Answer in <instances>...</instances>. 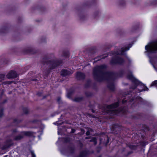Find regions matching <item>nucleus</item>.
Segmentation results:
<instances>
[{"instance_id":"39448f33","label":"nucleus","mask_w":157,"mask_h":157,"mask_svg":"<svg viewBox=\"0 0 157 157\" xmlns=\"http://www.w3.org/2000/svg\"><path fill=\"white\" fill-rule=\"evenodd\" d=\"M145 49L146 50L145 52L147 53V55L150 59L149 62L157 72V68L153 63L152 59L150 56V54L155 53L157 51V40L149 42L148 44L145 46Z\"/></svg>"},{"instance_id":"4468645a","label":"nucleus","mask_w":157,"mask_h":157,"mask_svg":"<svg viewBox=\"0 0 157 157\" xmlns=\"http://www.w3.org/2000/svg\"><path fill=\"white\" fill-rule=\"evenodd\" d=\"M9 28L7 25L2 27L0 29V34H4L8 32Z\"/></svg>"},{"instance_id":"412c9836","label":"nucleus","mask_w":157,"mask_h":157,"mask_svg":"<svg viewBox=\"0 0 157 157\" xmlns=\"http://www.w3.org/2000/svg\"><path fill=\"white\" fill-rule=\"evenodd\" d=\"M147 3V6L156 5L157 4V0H151Z\"/></svg>"},{"instance_id":"4be33fe9","label":"nucleus","mask_w":157,"mask_h":157,"mask_svg":"<svg viewBox=\"0 0 157 157\" xmlns=\"http://www.w3.org/2000/svg\"><path fill=\"white\" fill-rule=\"evenodd\" d=\"M125 2L123 0H119L117 2L118 5L121 6H124L125 5Z\"/></svg>"},{"instance_id":"c85d7f7f","label":"nucleus","mask_w":157,"mask_h":157,"mask_svg":"<svg viewBox=\"0 0 157 157\" xmlns=\"http://www.w3.org/2000/svg\"><path fill=\"white\" fill-rule=\"evenodd\" d=\"M3 109L0 106V117H1L3 115Z\"/></svg>"},{"instance_id":"20e7f679","label":"nucleus","mask_w":157,"mask_h":157,"mask_svg":"<svg viewBox=\"0 0 157 157\" xmlns=\"http://www.w3.org/2000/svg\"><path fill=\"white\" fill-rule=\"evenodd\" d=\"M134 44H129L127 46H124L120 48H116V50L113 52L112 51L110 53V56H113L111 60L110 64L111 65H114L117 64L121 65L124 62V60L123 58L117 56L118 55H126L125 57L128 59L129 63H131V60L126 55L125 52L129 50Z\"/></svg>"},{"instance_id":"69168bd1","label":"nucleus","mask_w":157,"mask_h":157,"mask_svg":"<svg viewBox=\"0 0 157 157\" xmlns=\"http://www.w3.org/2000/svg\"><path fill=\"white\" fill-rule=\"evenodd\" d=\"M101 155H100L98 157H101Z\"/></svg>"},{"instance_id":"13d9d810","label":"nucleus","mask_w":157,"mask_h":157,"mask_svg":"<svg viewBox=\"0 0 157 157\" xmlns=\"http://www.w3.org/2000/svg\"><path fill=\"white\" fill-rule=\"evenodd\" d=\"M109 139H108H108H107V143H108L109 142Z\"/></svg>"},{"instance_id":"e2e57ef3","label":"nucleus","mask_w":157,"mask_h":157,"mask_svg":"<svg viewBox=\"0 0 157 157\" xmlns=\"http://www.w3.org/2000/svg\"><path fill=\"white\" fill-rule=\"evenodd\" d=\"M44 7H42V8H41V9H42L43 10H44Z\"/></svg>"},{"instance_id":"2eb2a0df","label":"nucleus","mask_w":157,"mask_h":157,"mask_svg":"<svg viewBox=\"0 0 157 157\" xmlns=\"http://www.w3.org/2000/svg\"><path fill=\"white\" fill-rule=\"evenodd\" d=\"M35 132H33L31 131H23L22 132V133L24 136H32L35 137V136H34L33 134L35 133Z\"/></svg>"},{"instance_id":"9b49d317","label":"nucleus","mask_w":157,"mask_h":157,"mask_svg":"<svg viewBox=\"0 0 157 157\" xmlns=\"http://www.w3.org/2000/svg\"><path fill=\"white\" fill-rule=\"evenodd\" d=\"M13 144L12 141L11 140H7L5 143V144L3 146L2 149H6L10 147H11L13 145Z\"/></svg>"},{"instance_id":"0e129e2a","label":"nucleus","mask_w":157,"mask_h":157,"mask_svg":"<svg viewBox=\"0 0 157 157\" xmlns=\"http://www.w3.org/2000/svg\"><path fill=\"white\" fill-rule=\"evenodd\" d=\"M81 131H84V129H81Z\"/></svg>"},{"instance_id":"603ef678","label":"nucleus","mask_w":157,"mask_h":157,"mask_svg":"<svg viewBox=\"0 0 157 157\" xmlns=\"http://www.w3.org/2000/svg\"><path fill=\"white\" fill-rule=\"evenodd\" d=\"M48 96V95H45V96H44L43 97L42 99H44L46 98Z\"/></svg>"},{"instance_id":"c03bdc74","label":"nucleus","mask_w":157,"mask_h":157,"mask_svg":"<svg viewBox=\"0 0 157 157\" xmlns=\"http://www.w3.org/2000/svg\"><path fill=\"white\" fill-rule=\"evenodd\" d=\"M37 80H38L37 79H36V78H31V81H34L36 82Z\"/></svg>"},{"instance_id":"774afa93","label":"nucleus","mask_w":157,"mask_h":157,"mask_svg":"<svg viewBox=\"0 0 157 157\" xmlns=\"http://www.w3.org/2000/svg\"><path fill=\"white\" fill-rule=\"evenodd\" d=\"M125 85H128V83H126V84H125Z\"/></svg>"},{"instance_id":"58836bf2","label":"nucleus","mask_w":157,"mask_h":157,"mask_svg":"<svg viewBox=\"0 0 157 157\" xmlns=\"http://www.w3.org/2000/svg\"><path fill=\"white\" fill-rule=\"evenodd\" d=\"M21 121H20L18 120L17 119H14L13 120V122L14 123H19Z\"/></svg>"},{"instance_id":"8fccbe9b","label":"nucleus","mask_w":157,"mask_h":157,"mask_svg":"<svg viewBox=\"0 0 157 157\" xmlns=\"http://www.w3.org/2000/svg\"><path fill=\"white\" fill-rule=\"evenodd\" d=\"M92 137H91V136H87V137H85V139H90Z\"/></svg>"},{"instance_id":"a18cd8bd","label":"nucleus","mask_w":157,"mask_h":157,"mask_svg":"<svg viewBox=\"0 0 157 157\" xmlns=\"http://www.w3.org/2000/svg\"><path fill=\"white\" fill-rule=\"evenodd\" d=\"M45 37H43V39H41V41L42 42H45Z\"/></svg>"},{"instance_id":"37998d69","label":"nucleus","mask_w":157,"mask_h":157,"mask_svg":"<svg viewBox=\"0 0 157 157\" xmlns=\"http://www.w3.org/2000/svg\"><path fill=\"white\" fill-rule=\"evenodd\" d=\"M98 14H99V12H96L95 13H94V17H96V16Z\"/></svg>"},{"instance_id":"393cba45","label":"nucleus","mask_w":157,"mask_h":157,"mask_svg":"<svg viewBox=\"0 0 157 157\" xmlns=\"http://www.w3.org/2000/svg\"><path fill=\"white\" fill-rule=\"evenodd\" d=\"M63 56L66 57L69 56V52L68 51H64L63 52Z\"/></svg>"},{"instance_id":"c756f323","label":"nucleus","mask_w":157,"mask_h":157,"mask_svg":"<svg viewBox=\"0 0 157 157\" xmlns=\"http://www.w3.org/2000/svg\"><path fill=\"white\" fill-rule=\"evenodd\" d=\"M91 4V3L89 2H86L83 4V6L84 7H86L87 6H89Z\"/></svg>"},{"instance_id":"c9c22d12","label":"nucleus","mask_w":157,"mask_h":157,"mask_svg":"<svg viewBox=\"0 0 157 157\" xmlns=\"http://www.w3.org/2000/svg\"><path fill=\"white\" fill-rule=\"evenodd\" d=\"M78 146L81 148H82L83 146V144L81 142H79L78 144Z\"/></svg>"},{"instance_id":"0eeeda50","label":"nucleus","mask_w":157,"mask_h":157,"mask_svg":"<svg viewBox=\"0 0 157 157\" xmlns=\"http://www.w3.org/2000/svg\"><path fill=\"white\" fill-rule=\"evenodd\" d=\"M75 12L77 13L80 19L83 21L85 19L87 16L83 12L81 7H78L76 8Z\"/></svg>"},{"instance_id":"5fc2aeb1","label":"nucleus","mask_w":157,"mask_h":157,"mask_svg":"<svg viewBox=\"0 0 157 157\" xmlns=\"http://www.w3.org/2000/svg\"><path fill=\"white\" fill-rule=\"evenodd\" d=\"M92 2L91 3H93L95 1H96V0H92Z\"/></svg>"},{"instance_id":"6ab92c4d","label":"nucleus","mask_w":157,"mask_h":157,"mask_svg":"<svg viewBox=\"0 0 157 157\" xmlns=\"http://www.w3.org/2000/svg\"><path fill=\"white\" fill-rule=\"evenodd\" d=\"M88 152L86 150H84L81 151L79 156L77 157H85L87 155Z\"/></svg>"},{"instance_id":"72a5a7b5","label":"nucleus","mask_w":157,"mask_h":157,"mask_svg":"<svg viewBox=\"0 0 157 157\" xmlns=\"http://www.w3.org/2000/svg\"><path fill=\"white\" fill-rule=\"evenodd\" d=\"M85 94L87 97H90L92 95L91 93L88 92H86L85 93Z\"/></svg>"},{"instance_id":"e433bc0d","label":"nucleus","mask_w":157,"mask_h":157,"mask_svg":"<svg viewBox=\"0 0 157 157\" xmlns=\"http://www.w3.org/2000/svg\"><path fill=\"white\" fill-rule=\"evenodd\" d=\"M30 152L32 155V157H36V155L34 153L33 151H31Z\"/></svg>"},{"instance_id":"bf43d9fd","label":"nucleus","mask_w":157,"mask_h":157,"mask_svg":"<svg viewBox=\"0 0 157 157\" xmlns=\"http://www.w3.org/2000/svg\"><path fill=\"white\" fill-rule=\"evenodd\" d=\"M64 127L66 128H67V129H70V128H67V126H64Z\"/></svg>"},{"instance_id":"a878e982","label":"nucleus","mask_w":157,"mask_h":157,"mask_svg":"<svg viewBox=\"0 0 157 157\" xmlns=\"http://www.w3.org/2000/svg\"><path fill=\"white\" fill-rule=\"evenodd\" d=\"M131 118L133 119H138L140 118L139 114H137L136 115H132Z\"/></svg>"},{"instance_id":"423d86ee","label":"nucleus","mask_w":157,"mask_h":157,"mask_svg":"<svg viewBox=\"0 0 157 157\" xmlns=\"http://www.w3.org/2000/svg\"><path fill=\"white\" fill-rule=\"evenodd\" d=\"M60 151L62 154L66 155L67 157H69L71 155L73 154L74 153L75 151L74 147L71 145H70L68 147L67 150H60Z\"/></svg>"},{"instance_id":"cd10ccee","label":"nucleus","mask_w":157,"mask_h":157,"mask_svg":"<svg viewBox=\"0 0 157 157\" xmlns=\"http://www.w3.org/2000/svg\"><path fill=\"white\" fill-rule=\"evenodd\" d=\"M5 75L3 74L0 75V82L3 80L5 78Z\"/></svg>"},{"instance_id":"1a4fd4ad","label":"nucleus","mask_w":157,"mask_h":157,"mask_svg":"<svg viewBox=\"0 0 157 157\" xmlns=\"http://www.w3.org/2000/svg\"><path fill=\"white\" fill-rule=\"evenodd\" d=\"M113 132L115 134H118L120 133L121 129L120 127L117 125H113L111 128Z\"/></svg>"},{"instance_id":"79ce46f5","label":"nucleus","mask_w":157,"mask_h":157,"mask_svg":"<svg viewBox=\"0 0 157 157\" xmlns=\"http://www.w3.org/2000/svg\"><path fill=\"white\" fill-rule=\"evenodd\" d=\"M42 93L41 92H38L37 93V95L39 96H40L42 95Z\"/></svg>"},{"instance_id":"7c9ffc66","label":"nucleus","mask_w":157,"mask_h":157,"mask_svg":"<svg viewBox=\"0 0 157 157\" xmlns=\"http://www.w3.org/2000/svg\"><path fill=\"white\" fill-rule=\"evenodd\" d=\"M156 84H157V80H155L152 82L150 86H155Z\"/></svg>"},{"instance_id":"3c124183","label":"nucleus","mask_w":157,"mask_h":157,"mask_svg":"<svg viewBox=\"0 0 157 157\" xmlns=\"http://www.w3.org/2000/svg\"><path fill=\"white\" fill-rule=\"evenodd\" d=\"M132 153H133V152L132 151H130L128 152V155H129L132 154Z\"/></svg>"},{"instance_id":"ddd939ff","label":"nucleus","mask_w":157,"mask_h":157,"mask_svg":"<svg viewBox=\"0 0 157 157\" xmlns=\"http://www.w3.org/2000/svg\"><path fill=\"white\" fill-rule=\"evenodd\" d=\"M85 75L84 73L79 72H77L76 78L78 80H83L85 79Z\"/></svg>"},{"instance_id":"49530a36","label":"nucleus","mask_w":157,"mask_h":157,"mask_svg":"<svg viewBox=\"0 0 157 157\" xmlns=\"http://www.w3.org/2000/svg\"><path fill=\"white\" fill-rule=\"evenodd\" d=\"M4 92V91L3 90H1V96H2L3 95Z\"/></svg>"},{"instance_id":"a19ab883","label":"nucleus","mask_w":157,"mask_h":157,"mask_svg":"<svg viewBox=\"0 0 157 157\" xmlns=\"http://www.w3.org/2000/svg\"><path fill=\"white\" fill-rule=\"evenodd\" d=\"M86 136H89L90 135V132L89 130H88L86 132Z\"/></svg>"},{"instance_id":"6e6552de","label":"nucleus","mask_w":157,"mask_h":157,"mask_svg":"<svg viewBox=\"0 0 157 157\" xmlns=\"http://www.w3.org/2000/svg\"><path fill=\"white\" fill-rule=\"evenodd\" d=\"M17 132V129H14L12 130V136L13 137V140L16 141H18L23 139L24 138V135L22 133V132L20 134L17 135L16 136Z\"/></svg>"},{"instance_id":"680f3d73","label":"nucleus","mask_w":157,"mask_h":157,"mask_svg":"<svg viewBox=\"0 0 157 157\" xmlns=\"http://www.w3.org/2000/svg\"><path fill=\"white\" fill-rule=\"evenodd\" d=\"M36 121V120H35V121H33V122H35Z\"/></svg>"},{"instance_id":"052dcab7","label":"nucleus","mask_w":157,"mask_h":157,"mask_svg":"<svg viewBox=\"0 0 157 157\" xmlns=\"http://www.w3.org/2000/svg\"><path fill=\"white\" fill-rule=\"evenodd\" d=\"M7 155H5L4 157H7Z\"/></svg>"},{"instance_id":"aec40b11","label":"nucleus","mask_w":157,"mask_h":157,"mask_svg":"<svg viewBox=\"0 0 157 157\" xmlns=\"http://www.w3.org/2000/svg\"><path fill=\"white\" fill-rule=\"evenodd\" d=\"M108 56V54H105L103 55V56H100L98 57V58H100V59H97L96 60H95L94 62H96L97 61L99 60H100L102 59H104L105 58L107 57ZM98 58V57H96L94 59H96Z\"/></svg>"},{"instance_id":"a211bd4d","label":"nucleus","mask_w":157,"mask_h":157,"mask_svg":"<svg viewBox=\"0 0 157 157\" xmlns=\"http://www.w3.org/2000/svg\"><path fill=\"white\" fill-rule=\"evenodd\" d=\"M84 99L83 97H76L74 99H72L73 101L76 102H79L82 101Z\"/></svg>"},{"instance_id":"f03ea898","label":"nucleus","mask_w":157,"mask_h":157,"mask_svg":"<svg viewBox=\"0 0 157 157\" xmlns=\"http://www.w3.org/2000/svg\"><path fill=\"white\" fill-rule=\"evenodd\" d=\"M107 67V66L105 64L96 66L93 70V77L95 80L98 82L107 81L108 88L113 91L115 89L114 81L118 77H122L124 71V70H121L119 71V74L112 71H105Z\"/></svg>"},{"instance_id":"f704fd0d","label":"nucleus","mask_w":157,"mask_h":157,"mask_svg":"<svg viewBox=\"0 0 157 157\" xmlns=\"http://www.w3.org/2000/svg\"><path fill=\"white\" fill-rule=\"evenodd\" d=\"M57 101L59 104H60L61 102V98L60 97H58L57 99Z\"/></svg>"},{"instance_id":"7ed1b4c3","label":"nucleus","mask_w":157,"mask_h":157,"mask_svg":"<svg viewBox=\"0 0 157 157\" xmlns=\"http://www.w3.org/2000/svg\"><path fill=\"white\" fill-rule=\"evenodd\" d=\"M63 60L56 58L53 53L48 54L43 58L40 62L41 69L44 75H47L53 70L62 65Z\"/></svg>"},{"instance_id":"338daca9","label":"nucleus","mask_w":157,"mask_h":157,"mask_svg":"<svg viewBox=\"0 0 157 157\" xmlns=\"http://www.w3.org/2000/svg\"><path fill=\"white\" fill-rule=\"evenodd\" d=\"M58 135H59V132H58Z\"/></svg>"},{"instance_id":"f257e3e1","label":"nucleus","mask_w":157,"mask_h":157,"mask_svg":"<svg viewBox=\"0 0 157 157\" xmlns=\"http://www.w3.org/2000/svg\"><path fill=\"white\" fill-rule=\"evenodd\" d=\"M127 78L131 80L132 85L130 87L133 90V92L125 93L122 94L124 97L122 101V106L118 109H115L119 106L121 100L118 99V101L110 105H105L103 106V110L105 113L110 115H118L120 112L127 113L130 112L129 109H134V107L139 106V105H145L149 106L151 104L148 101L143 100L140 97L135 98L132 96L134 92L140 93L145 91H148L149 89L145 85L136 79L133 75L132 72L128 71L127 75Z\"/></svg>"},{"instance_id":"5701e85b","label":"nucleus","mask_w":157,"mask_h":157,"mask_svg":"<svg viewBox=\"0 0 157 157\" xmlns=\"http://www.w3.org/2000/svg\"><path fill=\"white\" fill-rule=\"evenodd\" d=\"M92 139L90 140L89 142H93L95 145H96L97 144V139L95 137H92Z\"/></svg>"},{"instance_id":"09e8293b","label":"nucleus","mask_w":157,"mask_h":157,"mask_svg":"<svg viewBox=\"0 0 157 157\" xmlns=\"http://www.w3.org/2000/svg\"><path fill=\"white\" fill-rule=\"evenodd\" d=\"M7 101V100L6 99L4 100L1 105H2V104H4Z\"/></svg>"},{"instance_id":"f8f14e48","label":"nucleus","mask_w":157,"mask_h":157,"mask_svg":"<svg viewBox=\"0 0 157 157\" xmlns=\"http://www.w3.org/2000/svg\"><path fill=\"white\" fill-rule=\"evenodd\" d=\"M24 52L25 53H30L33 54L36 53V51L31 47H28L24 50Z\"/></svg>"},{"instance_id":"de8ad7c7","label":"nucleus","mask_w":157,"mask_h":157,"mask_svg":"<svg viewBox=\"0 0 157 157\" xmlns=\"http://www.w3.org/2000/svg\"><path fill=\"white\" fill-rule=\"evenodd\" d=\"M43 134V132H41V133L40 135L38 136V137L39 138V139H41V135Z\"/></svg>"},{"instance_id":"4c0bfd02","label":"nucleus","mask_w":157,"mask_h":157,"mask_svg":"<svg viewBox=\"0 0 157 157\" xmlns=\"http://www.w3.org/2000/svg\"><path fill=\"white\" fill-rule=\"evenodd\" d=\"M128 146L129 148L131 149H135L136 148V147L135 146L132 145H129Z\"/></svg>"},{"instance_id":"2f4dec72","label":"nucleus","mask_w":157,"mask_h":157,"mask_svg":"<svg viewBox=\"0 0 157 157\" xmlns=\"http://www.w3.org/2000/svg\"><path fill=\"white\" fill-rule=\"evenodd\" d=\"M70 139L68 138H65L64 139V143H67L70 141Z\"/></svg>"},{"instance_id":"4d7b16f0","label":"nucleus","mask_w":157,"mask_h":157,"mask_svg":"<svg viewBox=\"0 0 157 157\" xmlns=\"http://www.w3.org/2000/svg\"><path fill=\"white\" fill-rule=\"evenodd\" d=\"M138 28V27H136V28H133V29H134V30H136V29H137V28Z\"/></svg>"},{"instance_id":"bb28decb","label":"nucleus","mask_w":157,"mask_h":157,"mask_svg":"<svg viewBox=\"0 0 157 157\" xmlns=\"http://www.w3.org/2000/svg\"><path fill=\"white\" fill-rule=\"evenodd\" d=\"M23 111L24 113L25 114H28L29 112V110L27 108H23Z\"/></svg>"},{"instance_id":"f3484780","label":"nucleus","mask_w":157,"mask_h":157,"mask_svg":"<svg viewBox=\"0 0 157 157\" xmlns=\"http://www.w3.org/2000/svg\"><path fill=\"white\" fill-rule=\"evenodd\" d=\"M75 92V90L74 89L71 88L68 91L67 96V98L70 99H72L71 98V96Z\"/></svg>"},{"instance_id":"9d476101","label":"nucleus","mask_w":157,"mask_h":157,"mask_svg":"<svg viewBox=\"0 0 157 157\" xmlns=\"http://www.w3.org/2000/svg\"><path fill=\"white\" fill-rule=\"evenodd\" d=\"M17 76L16 72L14 71H10L6 75V77L8 78H15Z\"/></svg>"},{"instance_id":"b1692460","label":"nucleus","mask_w":157,"mask_h":157,"mask_svg":"<svg viewBox=\"0 0 157 157\" xmlns=\"http://www.w3.org/2000/svg\"><path fill=\"white\" fill-rule=\"evenodd\" d=\"M91 83V81L90 80H88L86 82V83L85 85V88H88L89 87Z\"/></svg>"},{"instance_id":"ea45409f","label":"nucleus","mask_w":157,"mask_h":157,"mask_svg":"<svg viewBox=\"0 0 157 157\" xmlns=\"http://www.w3.org/2000/svg\"><path fill=\"white\" fill-rule=\"evenodd\" d=\"M75 129L73 128H71V131L70 132V133H74L75 132Z\"/></svg>"},{"instance_id":"dca6fc26","label":"nucleus","mask_w":157,"mask_h":157,"mask_svg":"<svg viewBox=\"0 0 157 157\" xmlns=\"http://www.w3.org/2000/svg\"><path fill=\"white\" fill-rule=\"evenodd\" d=\"M72 73L71 71L65 69L62 70L61 72V75L63 76L69 75L72 74Z\"/></svg>"},{"instance_id":"473e14b6","label":"nucleus","mask_w":157,"mask_h":157,"mask_svg":"<svg viewBox=\"0 0 157 157\" xmlns=\"http://www.w3.org/2000/svg\"><path fill=\"white\" fill-rule=\"evenodd\" d=\"M11 83V82L10 81H6L3 82L2 84L4 85L6 84H10Z\"/></svg>"},{"instance_id":"6e6d98bb","label":"nucleus","mask_w":157,"mask_h":157,"mask_svg":"<svg viewBox=\"0 0 157 157\" xmlns=\"http://www.w3.org/2000/svg\"><path fill=\"white\" fill-rule=\"evenodd\" d=\"M91 111L93 113L95 112V111L93 109H91Z\"/></svg>"},{"instance_id":"864d4df0","label":"nucleus","mask_w":157,"mask_h":157,"mask_svg":"<svg viewBox=\"0 0 157 157\" xmlns=\"http://www.w3.org/2000/svg\"><path fill=\"white\" fill-rule=\"evenodd\" d=\"M89 130L90 131H90L91 132H92L93 131V130L92 128H90V129Z\"/></svg>"}]
</instances>
